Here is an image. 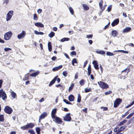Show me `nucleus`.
<instances>
[{"label":"nucleus","instance_id":"obj_1","mask_svg":"<svg viewBox=\"0 0 134 134\" xmlns=\"http://www.w3.org/2000/svg\"><path fill=\"white\" fill-rule=\"evenodd\" d=\"M34 125H35L34 124L30 123L25 126L21 127V129L23 130H24L29 128H32L34 126Z\"/></svg>","mask_w":134,"mask_h":134},{"label":"nucleus","instance_id":"obj_2","mask_svg":"<svg viewBox=\"0 0 134 134\" xmlns=\"http://www.w3.org/2000/svg\"><path fill=\"white\" fill-rule=\"evenodd\" d=\"M13 14V10L9 11L7 14L6 20L7 21L9 20L12 18Z\"/></svg>","mask_w":134,"mask_h":134},{"label":"nucleus","instance_id":"obj_3","mask_svg":"<svg viewBox=\"0 0 134 134\" xmlns=\"http://www.w3.org/2000/svg\"><path fill=\"white\" fill-rule=\"evenodd\" d=\"M2 97L3 100H4L7 97L6 94L4 91H3V89L0 90V98Z\"/></svg>","mask_w":134,"mask_h":134},{"label":"nucleus","instance_id":"obj_4","mask_svg":"<svg viewBox=\"0 0 134 134\" xmlns=\"http://www.w3.org/2000/svg\"><path fill=\"white\" fill-rule=\"evenodd\" d=\"M12 33L11 31L6 33L4 35V38L5 40H7L10 39L12 36Z\"/></svg>","mask_w":134,"mask_h":134},{"label":"nucleus","instance_id":"obj_5","mask_svg":"<svg viewBox=\"0 0 134 134\" xmlns=\"http://www.w3.org/2000/svg\"><path fill=\"white\" fill-rule=\"evenodd\" d=\"M4 110L6 113L9 114H11L13 111L12 109L8 106H6Z\"/></svg>","mask_w":134,"mask_h":134},{"label":"nucleus","instance_id":"obj_6","mask_svg":"<svg viewBox=\"0 0 134 134\" xmlns=\"http://www.w3.org/2000/svg\"><path fill=\"white\" fill-rule=\"evenodd\" d=\"M122 100L120 98H117L115 101L114 104V107L116 108L120 104Z\"/></svg>","mask_w":134,"mask_h":134},{"label":"nucleus","instance_id":"obj_7","mask_svg":"<svg viewBox=\"0 0 134 134\" xmlns=\"http://www.w3.org/2000/svg\"><path fill=\"white\" fill-rule=\"evenodd\" d=\"M26 35V34L25 31L22 30L21 32L18 35L17 37L19 39H21L24 37Z\"/></svg>","mask_w":134,"mask_h":134},{"label":"nucleus","instance_id":"obj_8","mask_svg":"<svg viewBox=\"0 0 134 134\" xmlns=\"http://www.w3.org/2000/svg\"><path fill=\"white\" fill-rule=\"evenodd\" d=\"M70 114V113L67 114L64 118V120L67 121H70L71 119Z\"/></svg>","mask_w":134,"mask_h":134},{"label":"nucleus","instance_id":"obj_9","mask_svg":"<svg viewBox=\"0 0 134 134\" xmlns=\"http://www.w3.org/2000/svg\"><path fill=\"white\" fill-rule=\"evenodd\" d=\"M99 86L103 88H108L109 86L107 84L103 82H100Z\"/></svg>","mask_w":134,"mask_h":134},{"label":"nucleus","instance_id":"obj_10","mask_svg":"<svg viewBox=\"0 0 134 134\" xmlns=\"http://www.w3.org/2000/svg\"><path fill=\"white\" fill-rule=\"evenodd\" d=\"M92 64L93 65L94 68L96 70H98L99 69L98 65L97 62L96 60H94L92 62Z\"/></svg>","mask_w":134,"mask_h":134},{"label":"nucleus","instance_id":"obj_11","mask_svg":"<svg viewBox=\"0 0 134 134\" xmlns=\"http://www.w3.org/2000/svg\"><path fill=\"white\" fill-rule=\"evenodd\" d=\"M119 19H116L114 20L111 23V25L112 26H114L117 25L119 23Z\"/></svg>","mask_w":134,"mask_h":134},{"label":"nucleus","instance_id":"obj_12","mask_svg":"<svg viewBox=\"0 0 134 134\" xmlns=\"http://www.w3.org/2000/svg\"><path fill=\"white\" fill-rule=\"evenodd\" d=\"M58 75L56 76L53 80H52L50 82L49 84V86H51L55 82L56 80H57V77H58Z\"/></svg>","mask_w":134,"mask_h":134},{"label":"nucleus","instance_id":"obj_13","mask_svg":"<svg viewBox=\"0 0 134 134\" xmlns=\"http://www.w3.org/2000/svg\"><path fill=\"white\" fill-rule=\"evenodd\" d=\"M62 67V65H61L58 66H56L53 68L52 69V70L53 71H55L61 69Z\"/></svg>","mask_w":134,"mask_h":134},{"label":"nucleus","instance_id":"obj_14","mask_svg":"<svg viewBox=\"0 0 134 134\" xmlns=\"http://www.w3.org/2000/svg\"><path fill=\"white\" fill-rule=\"evenodd\" d=\"M35 25L36 26L40 27H42L44 26L43 24L40 22H37L35 23Z\"/></svg>","mask_w":134,"mask_h":134},{"label":"nucleus","instance_id":"obj_15","mask_svg":"<svg viewBox=\"0 0 134 134\" xmlns=\"http://www.w3.org/2000/svg\"><path fill=\"white\" fill-rule=\"evenodd\" d=\"M55 121L57 123L59 124H61L62 122V121L58 117H56L55 118Z\"/></svg>","mask_w":134,"mask_h":134},{"label":"nucleus","instance_id":"obj_16","mask_svg":"<svg viewBox=\"0 0 134 134\" xmlns=\"http://www.w3.org/2000/svg\"><path fill=\"white\" fill-rule=\"evenodd\" d=\"M47 113L46 112H44L40 116V119H44L47 115Z\"/></svg>","mask_w":134,"mask_h":134},{"label":"nucleus","instance_id":"obj_17","mask_svg":"<svg viewBox=\"0 0 134 134\" xmlns=\"http://www.w3.org/2000/svg\"><path fill=\"white\" fill-rule=\"evenodd\" d=\"M103 1H102L101 0L100 2L99 3V4L100 7V8L101 9L102 11H103L105 9V7H103V8L102 3Z\"/></svg>","mask_w":134,"mask_h":134},{"label":"nucleus","instance_id":"obj_18","mask_svg":"<svg viewBox=\"0 0 134 134\" xmlns=\"http://www.w3.org/2000/svg\"><path fill=\"white\" fill-rule=\"evenodd\" d=\"M74 97L72 95H70L68 97V99L70 102L74 101Z\"/></svg>","mask_w":134,"mask_h":134},{"label":"nucleus","instance_id":"obj_19","mask_svg":"<svg viewBox=\"0 0 134 134\" xmlns=\"http://www.w3.org/2000/svg\"><path fill=\"white\" fill-rule=\"evenodd\" d=\"M96 52L97 53L102 55L105 54V52L104 51L102 50L96 51Z\"/></svg>","mask_w":134,"mask_h":134},{"label":"nucleus","instance_id":"obj_20","mask_svg":"<svg viewBox=\"0 0 134 134\" xmlns=\"http://www.w3.org/2000/svg\"><path fill=\"white\" fill-rule=\"evenodd\" d=\"M48 49L49 52H51L52 50V46L51 42H48Z\"/></svg>","mask_w":134,"mask_h":134},{"label":"nucleus","instance_id":"obj_21","mask_svg":"<svg viewBox=\"0 0 134 134\" xmlns=\"http://www.w3.org/2000/svg\"><path fill=\"white\" fill-rule=\"evenodd\" d=\"M126 126L121 127L120 128H118V132L116 133V134L119 133L120 132L124 130Z\"/></svg>","mask_w":134,"mask_h":134},{"label":"nucleus","instance_id":"obj_22","mask_svg":"<svg viewBox=\"0 0 134 134\" xmlns=\"http://www.w3.org/2000/svg\"><path fill=\"white\" fill-rule=\"evenodd\" d=\"M131 28L130 27H127L125 28L123 30V32L125 33L126 32H128L130 31L131 30Z\"/></svg>","mask_w":134,"mask_h":134},{"label":"nucleus","instance_id":"obj_23","mask_svg":"<svg viewBox=\"0 0 134 134\" xmlns=\"http://www.w3.org/2000/svg\"><path fill=\"white\" fill-rule=\"evenodd\" d=\"M82 5L84 10H87L89 9V7L87 5L85 4H82Z\"/></svg>","mask_w":134,"mask_h":134},{"label":"nucleus","instance_id":"obj_24","mask_svg":"<svg viewBox=\"0 0 134 134\" xmlns=\"http://www.w3.org/2000/svg\"><path fill=\"white\" fill-rule=\"evenodd\" d=\"M39 72L38 71H37L33 73L30 75L32 77H35L39 74Z\"/></svg>","mask_w":134,"mask_h":134},{"label":"nucleus","instance_id":"obj_25","mask_svg":"<svg viewBox=\"0 0 134 134\" xmlns=\"http://www.w3.org/2000/svg\"><path fill=\"white\" fill-rule=\"evenodd\" d=\"M69 38H68L65 37L61 39L60 41L61 42H64L65 41H68L69 40Z\"/></svg>","mask_w":134,"mask_h":134},{"label":"nucleus","instance_id":"obj_26","mask_svg":"<svg viewBox=\"0 0 134 134\" xmlns=\"http://www.w3.org/2000/svg\"><path fill=\"white\" fill-rule=\"evenodd\" d=\"M117 34V32L116 31L114 30L112 31L111 32V34L112 35L115 37L116 36Z\"/></svg>","mask_w":134,"mask_h":134},{"label":"nucleus","instance_id":"obj_27","mask_svg":"<svg viewBox=\"0 0 134 134\" xmlns=\"http://www.w3.org/2000/svg\"><path fill=\"white\" fill-rule=\"evenodd\" d=\"M36 131L37 134H40V129L39 127H37L36 128Z\"/></svg>","mask_w":134,"mask_h":134},{"label":"nucleus","instance_id":"obj_28","mask_svg":"<svg viewBox=\"0 0 134 134\" xmlns=\"http://www.w3.org/2000/svg\"><path fill=\"white\" fill-rule=\"evenodd\" d=\"M127 121V120H123L119 124V126H121L123 125L124 124L126 123Z\"/></svg>","mask_w":134,"mask_h":134},{"label":"nucleus","instance_id":"obj_29","mask_svg":"<svg viewBox=\"0 0 134 134\" xmlns=\"http://www.w3.org/2000/svg\"><path fill=\"white\" fill-rule=\"evenodd\" d=\"M134 114V111H133V112L130 114H129L126 118L127 119H130L131 117Z\"/></svg>","mask_w":134,"mask_h":134},{"label":"nucleus","instance_id":"obj_30","mask_svg":"<svg viewBox=\"0 0 134 134\" xmlns=\"http://www.w3.org/2000/svg\"><path fill=\"white\" fill-rule=\"evenodd\" d=\"M77 63V62L76 59L75 58H74L72 61V63L73 65H74V63Z\"/></svg>","mask_w":134,"mask_h":134},{"label":"nucleus","instance_id":"obj_31","mask_svg":"<svg viewBox=\"0 0 134 134\" xmlns=\"http://www.w3.org/2000/svg\"><path fill=\"white\" fill-rule=\"evenodd\" d=\"M55 35V33L54 32H51L48 35L49 36L50 38H52Z\"/></svg>","mask_w":134,"mask_h":134},{"label":"nucleus","instance_id":"obj_32","mask_svg":"<svg viewBox=\"0 0 134 134\" xmlns=\"http://www.w3.org/2000/svg\"><path fill=\"white\" fill-rule=\"evenodd\" d=\"M69 9L70 10V12L71 14L73 15L74 14V12L73 9L71 7H69Z\"/></svg>","mask_w":134,"mask_h":134},{"label":"nucleus","instance_id":"obj_33","mask_svg":"<svg viewBox=\"0 0 134 134\" xmlns=\"http://www.w3.org/2000/svg\"><path fill=\"white\" fill-rule=\"evenodd\" d=\"M85 80L84 79H82L79 82V83L81 85H83L84 84L85 82Z\"/></svg>","mask_w":134,"mask_h":134},{"label":"nucleus","instance_id":"obj_34","mask_svg":"<svg viewBox=\"0 0 134 134\" xmlns=\"http://www.w3.org/2000/svg\"><path fill=\"white\" fill-rule=\"evenodd\" d=\"M81 101V96L80 94H78V98L77 99V102L80 103Z\"/></svg>","mask_w":134,"mask_h":134},{"label":"nucleus","instance_id":"obj_35","mask_svg":"<svg viewBox=\"0 0 134 134\" xmlns=\"http://www.w3.org/2000/svg\"><path fill=\"white\" fill-rule=\"evenodd\" d=\"M12 96L13 98H15L16 96V94L15 93L13 92H12L11 93Z\"/></svg>","mask_w":134,"mask_h":134},{"label":"nucleus","instance_id":"obj_36","mask_svg":"<svg viewBox=\"0 0 134 134\" xmlns=\"http://www.w3.org/2000/svg\"><path fill=\"white\" fill-rule=\"evenodd\" d=\"M4 120V116L3 115H0V121L3 122Z\"/></svg>","mask_w":134,"mask_h":134},{"label":"nucleus","instance_id":"obj_37","mask_svg":"<svg viewBox=\"0 0 134 134\" xmlns=\"http://www.w3.org/2000/svg\"><path fill=\"white\" fill-rule=\"evenodd\" d=\"M74 86V84L73 83L72 84L71 86H70L69 88V91L70 92L71 90Z\"/></svg>","mask_w":134,"mask_h":134},{"label":"nucleus","instance_id":"obj_38","mask_svg":"<svg viewBox=\"0 0 134 134\" xmlns=\"http://www.w3.org/2000/svg\"><path fill=\"white\" fill-rule=\"evenodd\" d=\"M34 19L35 20H37L38 19V18L37 15L36 14H34L33 16Z\"/></svg>","mask_w":134,"mask_h":134},{"label":"nucleus","instance_id":"obj_39","mask_svg":"<svg viewBox=\"0 0 134 134\" xmlns=\"http://www.w3.org/2000/svg\"><path fill=\"white\" fill-rule=\"evenodd\" d=\"M64 102L67 104H71V103L69 102L68 100L65 99H63Z\"/></svg>","mask_w":134,"mask_h":134},{"label":"nucleus","instance_id":"obj_40","mask_svg":"<svg viewBox=\"0 0 134 134\" xmlns=\"http://www.w3.org/2000/svg\"><path fill=\"white\" fill-rule=\"evenodd\" d=\"M68 74V72L66 71H64L63 72L62 74L65 77H66Z\"/></svg>","mask_w":134,"mask_h":134},{"label":"nucleus","instance_id":"obj_41","mask_svg":"<svg viewBox=\"0 0 134 134\" xmlns=\"http://www.w3.org/2000/svg\"><path fill=\"white\" fill-rule=\"evenodd\" d=\"M57 111V109H54L52 111L51 114H53L55 115Z\"/></svg>","mask_w":134,"mask_h":134},{"label":"nucleus","instance_id":"obj_42","mask_svg":"<svg viewBox=\"0 0 134 134\" xmlns=\"http://www.w3.org/2000/svg\"><path fill=\"white\" fill-rule=\"evenodd\" d=\"M106 54L108 56H113L114 55L113 53L109 52H107L106 53Z\"/></svg>","mask_w":134,"mask_h":134},{"label":"nucleus","instance_id":"obj_43","mask_svg":"<svg viewBox=\"0 0 134 134\" xmlns=\"http://www.w3.org/2000/svg\"><path fill=\"white\" fill-rule=\"evenodd\" d=\"M28 132L30 133L31 134H35V132L33 130H28Z\"/></svg>","mask_w":134,"mask_h":134},{"label":"nucleus","instance_id":"obj_44","mask_svg":"<svg viewBox=\"0 0 134 134\" xmlns=\"http://www.w3.org/2000/svg\"><path fill=\"white\" fill-rule=\"evenodd\" d=\"M91 90V88H85V91L86 93H87L90 92Z\"/></svg>","mask_w":134,"mask_h":134},{"label":"nucleus","instance_id":"obj_45","mask_svg":"<svg viewBox=\"0 0 134 134\" xmlns=\"http://www.w3.org/2000/svg\"><path fill=\"white\" fill-rule=\"evenodd\" d=\"M88 73L87 75L88 76H90V75L91 72V69H87Z\"/></svg>","mask_w":134,"mask_h":134},{"label":"nucleus","instance_id":"obj_46","mask_svg":"<svg viewBox=\"0 0 134 134\" xmlns=\"http://www.w3.org/2000/svg\"><path fill=\"white\" fill-rule=\"evenodd\" d=\"M112 93V92L111 91L106 92L105 93V95H107L110 94Z\"/></svg>","mask_w":134,"mask_h":134},{"label":"nucleus","instance_id":"obj_47","mask_svg":"<svg viewBox=\"0 0 134 134\" xmlns=\"http://www.w3.org/2000/svg\"><path fill=\"white\" fill-rule=\"evenodd\" d=\"M12 49L9 48H4V50L5 52H7L11 50Z\"/></svg>","mask_w":134,"mask_h":134},{"label":"nucleus","instance_id":"obj_48","mask_svg":"<svg viewBox=\"0 0 134 134\" xmlns=\"http://www.w3.org/2000/svg\"><path fill=\"white\" fill-rule=\"evenodd\" d=\"M55 86L57 87H61L63 89H64V87L62 85H61L59 84L58 85H56Z\"/></svg>","mask_w":134,"mask_h":134},{"label":"nucleus","instance_id":"obj_49","mask_svg":"<svg viewBox=\"0 0 134 134\" xmlns=\"http://www.w3.org/2000/svg\"><path fill=\"white\" fill-rule=\"evenodd\" d=\"M129 113V111H127V112H126L122 116V118H123L124 117H125Z\"/></svg>","mask_w":134,"mask_h":134},{"label":"nucleus","instance_id":"obj_50","mask_svg":"<svg viewBox=\"0 0 134 134\" xmlns=\"http://www.w3.org/2000/svg\"><path fill=\"white\" fill-rule=\"evenodd\" d=\"M71 54L72 55H76V53L75 51H72L71 52Z\"/></svg>","mask_w":134,"mask_h":134},{"label":"nucleus","instance_id":"obj_51","mask_svg":"<svg viewBox=\"0 0 134 134\" xmlns=\"http://www.w3.org/2000/svg\"><path fill=\"white\" fill-rule=\"evenodd\" d=\"M111 8L112 7L111 5L109 6L107 9L108 12H109L110 11L111 9Z\"/></svg>","mask_w":134,"mask_h":134},{"label":"nucleus","instance_id":"obj_52","mask_svg":"<svg viewBox=\"0 0 134 134\" xmlns=\"http://www.w3.org/2000/svg\"><path fill=\"white\" fill-rule=\"evenodd\" d=\"M110 23L109 22L107 25H105V26L104 27V30H105L106 29H107V28H108L109 27V26L110 25Z\"/></svg>","mask_w":134,"mask_h":134},{"label":"nucleus","instance_id":"obj_53","mask_svg":"<svg viewBox=\"0 0 134 134\" xmlns=\"http://www.w3.org/2000/svg\"><path fill=\"white\" fill-rule=\"evenodd\" d=\"M3 3H5L6 5L8 3L9 1V0H3Z\"/></svg>","mask_w":134,"mask_h":134},{"label":"nucleus","instance_id":"obj_54","mask_svg":"<svg viewBox=\"0 0 134 134\" xmlns=\"http://www.w3.org/2000/svg\"><path fill=\"white\" fill-rule=\"evenodd\" d=\"M93 35H87L86 37L88 38H92V37Z\"/></svg>","mask_w":134,"mask_h":134},{"label":"nucleus","instance_id":"obj_55","mask_svg":"<svg viewBox=\"0 0 134 134\" xmlns=\"http://www.w3.org/2000/svg\"><path fill=\"white\" fill-rule=\"evenodd\" d=\"M99 68H100V70H101V73H99V74H102L103 72V68L101 65H100L99 66Z\"/></svg>","mask_w":134,"mask_h":134},{"label":"nucleus","instance_id":"obj_56","mask_svg":"<svg viewBox=\"0 0 134 134\" xmlns=\"http://www.w3.org/2000/svg\"><path fill=\"white\" fill-rule=\"evenodd\" d=\"M42 12V9H39L37 10V12L39 14L41 13Z\"/></svg>","mask_w":134,"mask_h":134},{"label":"nucleus","instance_id":"obj_57","mask_svg":"<svg viewBox=\"0 0 134 134\" xmlns=\"http://www.w3.org/2000/svg\"><path fill=\"white\" fill-rule=\"evenodd\" d=\"M88 63V61L87 60H86L84 63V64L83 66V68H85L86 65Z\"/></svg>","mask_w":134,"mask_h":134},{"label":"nucleus","instance_id":"obj_58","mask_svg":"<svg viewBox=\"0 0 134 134\" xmlns=\"http://www.w3.org/2000/svg\"><path fill=\"white\" fill-rule=\"evenodd\" d=\"M64 55L68 59H70V58L67 54L65 53L64 54Z\"/></svg>","mask_w":134,"mask_h":134},{"label":"nucleus","instance_id":"obj_59","mask_svg":"<svg viewBox=\"0 0 134 134\" xmlns=\"http://www.w3.org/2000/svg\"><path fill=\"white\" fill-rule=\"evenodd\" d=\"M57 57H56L55 56H53L52 57V58H51V59L53 60H56L57 59Z\"/></svg>","mask_w":134,"mask_h":134},{"label":"nucleus","instance_id":"obj_60","mask_svg":"<svg viewBox=\"0 0 134 134\" xmlns=\"http://www.w3.org/2000/svg\"><path fill=\"white\" fill-rule=\"evenodd\" d=\"M103 108V110H106L108 109V108L106 107H101V109Z\"/></svg>","mask_w":134,"mask_h":134},{"label":"nucleus","instance_id":"obj_61","mask_svg":"<svg viewBox=\"0 0 134 134\" xmlns=\"http://www.w3.org/2000/svg\"><path fill=\"white\" fill-rule=\"evenodd\" d=\"M44 101V99L43 98H42L41 99L39 100L40 102H41Z\"/></svg>","mask_w":134,"mask_h":134},{"label":"nucleus","instance_id":"obj_62","mask_svg":"<svg viewBox=\"0 0 134 134\" xmlns=\"http://www.w3.org/2000/svg\"><path fill=\"white\" fill-rule=\"evenodd\" d=\"M118 127L115 128V129H114V131L115 132H117H117H118Z\"/></svg>","mask_w":134,"mask_h":134},{"label":"nucleus","instance_id":"obj_63","mask_svg":"<svg viewBox=\"0 0 134 134\" xmlns=\"http://www.w3.org/2000/svg\"><path fill=\"white\" fill-rule=\"evenodd\" d=\"M53 30L54 31H57V28L56 27H54L53 28Z\"/></svg>","mask_w":134,"mask_h":134},{"label":"nucleus","instance_id":"obj_64","mask_svg":"<svg viewBox=\"0 0 134 134\" xmlns=\"http://www.w3.org/2000/svg\"><path fill=\"white\" fill-rule=\"evenodd\" d=\"M34 33L38 35L39 34V32H38L36 30H35L34 31Z\"/></svg>","mask_w":134,"mask_h":134}]
</instances>
